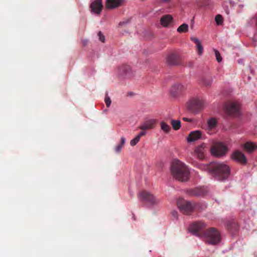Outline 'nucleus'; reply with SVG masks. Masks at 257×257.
Wrapping results in <instances>:
<instances>
[{"label": "nucleus", "mask_w": 257, "mask_h": 257, "mask_svg": "<svg viewBox=\"0 0 257 257\" xmlns=\"http://www.w3.org/2000/svg\"><path fill=\"white\" fill-rule=\"evenodd\" d=\"M225 112L230 115H237L239 113L240 104L238 102H229L225 106Z\"/></svg>", "instance_id": "nucleus-8"}, {"label": "nucleus", "mask_w": 257, "mask_h": 257, "mask_svg": "<svg viewBox=\"0 0 257 257\" xmlns=\"http://www.w3.org/2000/svg\"><path fill=\"white\" fill-rule=\"evenodd\" d=\"M119 72L124 77L129 78L133 76V72L129 65H122L119 68Z\"/></svg>", "instance_id": "nucleus-11"}, {"label": "nucleus", "mask_w": 257, "mask_h": 257, "mask_svg": "<svg viewBox=\"0 0 257 257\" xmlns=\"http://www.w3.org/2000/svg\"><path fill=\"white\" fill-rule=\"evenodd\" d=\"M188 194L191 196H199L204 194V192L201 188H195L191 189L188 191Z\"/></svg>", "instance_id": "nucleus-21"}, {"label": "nucleus", "mask_w": 257, "mask_h": 257, "mask_svg": "<svg viewBox=\"0 0 257 257\" xmlns=\"http://www.w3.org/2000/svg\"><path fill=\"white\" fill-rule=\"evenodd\" d=\"M202 133L200 131H195L191 132L187 137L188 142H193L201 138Z\"/></svg>", "instance_id": "nucleus-15"}, {"label": "nucleus", "mask_w": 257, "mask_h": 257, "mask_svg": "<svg viewBox=\"0 0 257 257\" xmlns=\"http://www.w3.org/2000/svg\"><path fill=\"white\" fill-rule=\"evenodd\" d=\"M212 81L210 79H204L203 80L204 84L206 86H209L212 84Z\"/></svg>", "instance_id": "nucleus-30"}, {"label": "nucleus", "mask_w": 257, "mask_h": 257, "mask_svg": "<svg viewBox=\"0 0 257 257\" xmlns=\"http://www.w3.org/2000/svg\"><path fill=\"white\" fill-rule=\"evenodd\" d=\"M124 23H125L124 22H120L119 24V25H122L124 24Z\"/></svg>", "instance_id": "nucleus-39"}, {"label": "nucleus", "mask_w": 257, "mask_h": 257, "mask_svg": "<svg viewBox=\"0 0 257 257\" xmlns=\"http://www.w3.org/2000/svg\"><path fill=\"white\" fill-rule=\"evenodd\" d=\"M98 36L99 37V40L102 42H104L105 41V37L102 34V33L99 31L98 33Z\"/></svg>", "instance_id": "nucleus-31"}, {"label": "nucleus", "mask_w": 257, "mask_h": 257, "mask_svg": "<svg viewBox=\"0 0 257 257\" xmlns=\"http://www.w3.org/2000/svg\"><path fill=\"white\" fill-rule=\"evenodd\" d=\"M161 2H162V3H168L171 0H160Z\"/></svg>", "instance_id": "nucleus-36"}, {"label": "nucleus", "mask_w": 257, "mask_h": 257, "mask_svg": "<svg viewBox=\"0 0 257 257\" xmlns=\"http://www.w3.org/2000/svg\"><path fill=\"white\" fill-rule=\"evenodd\" d=\"M104 101L105 102L106 106L107 107H109L111 103V101L110 97L108 96L107 94L105 95Z\"/></svg>", "instance_id": "nucleus-28"}, {"label": "nucleus", "mask_w": 257, "mask_h": 257, "mask_svg": "<svg viewBox=\"0 0 257 257\" xmlns=\"http://www.w3.org/2000/svg\"><path fill=\"white\" fill-rule=\"evenodd\" d=\"M228 148L223 143L221 142H214L212 144L210 150L211 154L215 157H221L226 155Z\"/></svg>", "instance_id": "nucleus-4"}, {"label": "nucleus", "mask_w": 257, "mask_h": 257, "mask_svg": "<svg viewBox=\"0 0 257 257\" xmlns=\"http://www.w3.org/2000/svg\"><path fill=\"white\" fill-rule=\"evenodd\" d=\"M172 215L174 218H177L178 217V212L176 211H173L172 212Z\"/></svg>", "instance_id": "nucleus-34"}, {"label": "nucleus", "mask_w": 257, "mask_h": 257, "mask_svg": "<svg viewBox=\"0 0 257 257\" xmlns=\"http://www.w3.org/2000/svg\"><path fill=\"white\" fill-rule=\"evenodd\" d=\"M125 142V139L124 137H121V142L119 144L120 145H122V146H123L124 143Z\"/></svg>", "instance_id": "nucleus-35"}, {"label": "nucleus", "mask_w": 257, "mask_h": 257, "mask_svg": "<svg viewBox=\"0 0 257 257\" xmlns=\"http://www.w3.org/2000/svg\"><path fill=\"white\" fill-rule=\"evenodd\" d=\"M146 134V132L145 131L141 132L137 136H139V138L140 139L141 137L145 136Z\"/></svg>", "instance_id": "nucleus-33"}, {"label": "nucleus", "mask_w": 257, "mask_h": 257, "mask_svg": "<svg viewBox=\"0 0 257 257\" xmlns=\"http://www.w3.org/2000/svg\"><path fill=\"white\" fill-rule=\"evenodd\" d=\"M123 146L122 145L118 144L116 147L115 148V152L117 153H119L121 150Z\"/></svg>", "instance_id": "nucleus-32"}, {"label": "nucleus", "mask_w": 257, "mask_h": 257, "mask_svg": "<svg viewBox=\"0 0 257 257\" xmlns=\"http://www.w3.org/2000/svg\"><path fill=\"white\" fill-rule=\"evenodd\" d=\"M191 40L196 44L199 55L202 54L203 51V48L199 39L196 37H192L191 38Z\"/></svg>", "instance_id": "nucleus-20"}, {"label": "nucleus", "mask_w": 257, "mask_h": 257, "mask_svg": "<svg viewBox=\"0 0 257 257\" xmlns=\"http://www.w3.org/2000/svg\"><path fill=\"white\" fill-rule=\"evenodd\" d=\"M138 198L142 202L150 205H155L159 202V200L151 193L144 190L138 194Z\"/></svg>", "instance_id": "nucleus-5"}, {"label": "nucleus", "mask_w": 257, "mask_h": 257, "mask_svg": "<svg viewBox=\"0 0 257 257\" xmlns=\"http://www.w3.org/2000/svg\"><path fill=\"white\" fill-rule=\"evenodd\" d=\"M161 129L165 133H168L171 130L170 126L165 122L162 121L160 123Z\"/></svg>", "instance_id": "nucleus-24"}, {"label": "nucleus", "mask_w": 257, "mask_h": 257, "mask_svg": "<svg viewBox=\"0 0 257 257\" xmlns=\"http://www.w3.org/2000/svg\"><path fill=\"white\" fill-rule=\"evenodd\" d=\"M166 62L169 65L174 66L179 64L180 57L176 53H172L168 55L166 58Z\"/></svg>", "instance_id": "nucleus-10"}, {"label": "nucleus", "mask_w": 257, "mask_h": 257, "mask_svg": "<svg viewBox=\"0 0 257 257\" xmlns=\"http://www.w3.org/2000/svg\"><path fill=\"white\" fill-rule=\"evenodd\" d=\"M155 124L156 120L151 119L145 121L141 125H140L139 128L143 131L150 130L153 128L155 127Z\"/></svg>", "instance_id": "nucleus-13"}, {"label": "nucleus", "mask_w": 257, "mask_h": 257, "mask_svg": "<svg viewBox=\"0 0 257 257\" xmlns=\"http://www.w3.org/2000/svg\"><path fill=\"white\" fill-rule=\"evenodd\" d=\"M123 3V0H107L106 7L108 9H114L120 6Z\"/></svg>", "instance_id": "nucleus-17"}, {"label": "nucleus", "mask_w": 257, "mask_h": 257, "mask_svg": "<svg viewBox=\"0 0 257 257\" xmlns=\"http://www.w3.org/2000/svg\"><path fill=\"white\" fill-rule=\"evenodd\" d=\"M244 149L249 153L252 152L257 149V145L252 142H246L243 145Z\"/></svg>", "instance_id": "nucleus-19"}, {"label": "nucleus", "mask_w": 257, "mask_h": 257, "mask_svg": "<svg viewBox=\"0 0 257 257\" xmlns=\"http://www.w3.org/2000/svg\"><path fill=\"white\" fill-rule=\"evenodd\" d=\"M188 31V26L186 24H183L180 26L178 29L177 31L179 33H186Z\"/></svg>", "instance_id": "nucleus-25"}, {"label": "nucleus", "mask_w": 257, "mask_h": 257, "mask_svg": "<svg viewBox=\"0 0 257 257\" xmlns=\"http://www.w3.org/2000/svg\"><path fill=\"white\" fill-rule=\"evenodd\" d=\"M173 17L170 15L163 16L160 19V23L164 27H167L172 22Z\"/></svg>", "instance_id": "nucleus-18"}, {"label": "nucleus", "mask_w": 257, "mask_h": 257, "mask_svg": "<svg viewBox=\"0 0 257 257\" xmlns=\"http://www.w3.org/2000/svg\"><path fill=\"white\" fill-rule=\"evenodd\" d=\"M183 119L185 121H190V120L188 118L186 117H183Z\"/></svg>", "instance_id": "nucleus-38"}, {"label": "nucleus", "mask_w": 257, "mask_h": 257, "mask_svg": "<svg viewBox=\"0 0 257 257\" xmlns=\"http://www.w3.org/2000/svg\"><path fill=\"white\" fill-rule=\"evenodd\" d=\"M177 205L180 211L185 214H189L195 207V204L183 199H179L177 201Z\"/></svg>", "instance_id": "nucleus-7"}, {"label": "nucleus", "mask_w": 257, "mask_h": 257, "mask_svg": "<svg viewBox=\"0 0 257 257\" xmlns=\"http://www.w3.org/2000/svg\"><path fill=\"white\" fill-rule=\"evenodd\" d=\"M140 140L139 138V136H136L134 139L131 140L130 142V145L132 146H135Z\"/></svg>", "instance_id": "nucleus-26"}, {"label": "nucleus", "mask_w": 257, "mask_h": 257, "mask_svg": "<svg viewBox=\"0 0 257 257\" xmlns=\"http://www.w3.org/2000/svg\"><path fill=\"white\" fill-rule=\"evenodd\" d=\"M171 173L178 181H186L189 177V171L185 164L178 160H174L171 166Z\"/></svg>", "instance_id": "nucleus-3"}, {"label": "nucleus", "mask_w": 257, "mask_h": 257, "mask_svg": "<svg viewBox=\"0 0 257 257\" xmlns=\"http://www.w3.org/2000/svg\"><path fill=\"white\" fill-rule=\"evenodd\" d=\"M103 5L102 0H95L90 5V8L92 12L99 14L102 11Z\"/></svg>", "instance_id": "nucleus-12"}, {"label": "nucleus", "mask_w": 257, "mask_h": 257, "mask_svg": "<svg viewBox=\"0 0 257 257\" xmlns=\"http://www.w3.org/2000/svg\"><path fill=\"white\" fill-rule=\"evenodd\" d=\"M206 226V225L204 222H195L190 225L189 231L194 235L203 238L209 244L216 245L220 243L221 236L219 231L216 228L210 227L202 232Z\"/></svg>", "instance_id": "nucleus-1"}, {"label": "nucleus", "mask_w": 257, "mask_h": 257, "mask_svg": "<svg viewBox=\"0 0 257 257\" xmlns=\"http://www.w3.org/2000/svg\"><path fill=\"white\" fill-rule=\"evenodd\" d=\"M206 5V3H204V4H198V5H199L200 7H203V6H204Z\"/></svg>", "instance_id": "nucleus-37"}, {"label": "nucleus", "mask_w": 257, "mask_h": 257, "mask_svg": "<svg viewBox=\"0 0 257 257\" xmlns=\"http://www.w3.org/2000/svg\"><path fill=\"white\" fill-rule=\"evenodd\" d=\"M171 124L174 130H178L181 127V122L179 120L172 119Z\"/></svg>", "instance_id": "nucleus-23"}, {"label": "nucleus", "mask_w": 257, "mask_h": 257, "mask_svg": "<svg viewBox=\"0 0 257 257\" xmlns=\"http://www.w3.org/2000/svg\"><path fill=\"white\" fill-rule=\"evenodd\" d=\"M190 161L201 170L208 169L213 177L218 181H224L227 179L230 174L229 166L224 163H214L208 166L204 164H198L192 159Z\"/></svg>", "instance_id": "nucleus-2"}, {"label": "nucleus", "mask_w": 257, "mask_h": 257, "mask_svg": "<svg viewBox=\"0 0 257 257\" xmlns=\"http://www.w3.org/2000/svg\"><path fill=\"white\" fill-rule=\"evenodd\" d=\"M185 89L183 85L180 84L174 85L171 89V93L173 96H177L181 94Z\"/></svg>", "instance_id": "nucleus-16"}, {"label": "nucleus", "mask_w": 257, "mask_h": 257, "mask_svg": "<svg viewBox=\"0 0 257 257\" xmlns=\"http://www.w3.org/2000/svg\"><path fill=\"white\" fill-rule=\"evenodd\" d=\"M216 24L220 25L222 23V17L220 15H217L215 18Z\"/></svg>", "instance_id": "nucleus-27"}, {"label": "nucleus", "mask_w": 257, "mask_h": 257, "mask_svg": "<svg viewBox=\"0 0 257 257\" xmlns=\"http://www.w3.org/2000/svg\"><path fill=\"white\" fill-rule=\"evenodd\" d=\"M206 145L202 144L201 145L197 146L194 151V154L199 160H203L204 158V151Z\"/></svg>", "instance_id": "nucleus-14"}, {"label": "nucleus", "mask_w": 257, "mask_h": 257, "mask_svg": "<svg viewBox=\"0 0 257 257\" xmlns=\"http://www.w3.org/2000/svg\"><path fill=\"white\" fill-rule=\"evenodd\" d=\"M231 158L241 164L245 165L246 163V159L244 155L239 151H234L231 155Z\"/></svg>", "instance_id": "nucleus-9"}, {"label": "nucleus", "mask_w": 257, "mask_h": 257, "mask_svg": "<svg viewBox=\"0 0 257 257\" xmlns=\"http://www.w3.org/2000/svg\"><path fill=\"white\" fill-rule=\"evenodd\" d=\"M217 124V120L214 118H211L207 121V129L211 131L215 128Z\"/></svg>", "instance_id": "nucleus-22"}, {"label": "nucleus", "mask_w": 257, "mask_h": 257, "mask_svg": "<svg viewBox=\"0 0 257 257\" xmlns=\"http://www.w3.org/2000/svg\"><path fill=\"white\" fill-rule=\"evenodd\" d=\"M214 52H215V55L216 56L217 61L218 62H221L222 61V58H221V57L220 56V54L219 51L218 50H215V49H214Z\"/></svg>", "instance_id": "nucleus-29"}, {"label": "nucleus", "mask_w": 257, "mask_h": 257, "mask_svg": "<svg viewBox=\"0 0 257 257\" xmlns=\"http://www.w3.org/2000/svg\"><path fill=\"white\" fill-rule=\"evenodd\" d=\"M204 106V102L202 99L198 97L193 98L187 103L188 109L193 113L198 112Z\"/></svg>", "instance_id": "nucleus-6"}]
</instances>
